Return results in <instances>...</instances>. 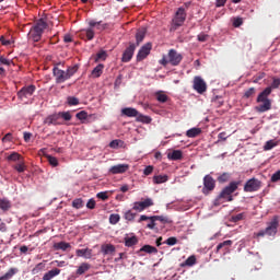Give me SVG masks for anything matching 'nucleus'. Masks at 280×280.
<instances>
[{"label":"nucleus","instance_id":"f257e3e1","mask_svg":"<svg viewBox=\"0 0 280 280\" xmlns=\"http://www.w3.org/2000/svg\"><path fill=\"white\" fill-rule=\"evenodd\" d=\"M280 86V79L273 78L271 81V85L265 88L258 95H257V105L255 106V112L259 114L267 113L271 110V100H269V95H271V90H277Z\"/></svg>","mask_w":280,"mask_h":280},{"label":"nucleus","instance_id":"f03ea898","mask_svg":"<svg viewBox=\"0 0 280 280\" xmlns=\"http://www.w3.org/2000/svg\"><path fill=\"white\" fill-rule=\"evenodd\" d=\"M88 24L89 27L79 32V38H82V40L91 42L93 40V36L108 30V23H103L101 21L96 22L94 20H89Z\"/></svg>","mask_w":280,"mask_h":280},{"label":"nucleus","instance_id":"7ed1b4c3","mask_svg":"<svg viewBox=\"0 0 280 280\" xmlns=\"http://www.w3.org/2000/svg\"><path fill=\"white\" fill-rule=\"evenodd\" d=\"M240 182H231L229 186L223 187L217 198L213 199V207H219L225 202L233 201V194L237 190Z\"/></svg>","mask_w":280,"mask_h":280},{"label":"nucleus","instance_id":"20e7f679","mask_svg":"<svg viewBox=\"0 0 280 280\" xmlns=\"http://www.w3.org/2000/svg\"><path fill=\"white\" fill-rule=\"evenodd\" d=\"M58 66H60V63H55V67H52L55 84H62L69 81V79H71L77 73V71H79V66L77 65L68 67V70H61L58 68Z\"/></svg>","mask_w":280,"mask_h":280},{"label":"nucleus","instance_id":"39448f33","mask_svg":"<svg viewBox=\"0 0 280 280\" xmlns=\"http://www.w3.org/2000/svg\"><path fill=\"white\" fill-rule=\"evenodd\" d=\"M48 28V23H46L45 20L38 19L34 26H31V30L28 31L27 38L31 43H38L40 42V36L43 35V31H46Z\"/></svg>","mask_w":280,"mask_h":280},{"label":"nucleus","instance_id":"423d86ee","mask_svg":"<svg viewBox=\"0 0 280 280\" xmlns=\"http://www.w3.org/2000/svg\"><path fill=\"white\" fill-rule=\"evenodd\" d=\"M72 120V115L69 112L55 113L44 120L47 126H63L65 121Z\"/></svg>","mask_w":280,"mask_h":280},{"label":"nucleus","instance_id":"0eeeda50","mask_svg":"<svg viewBox=\"0 0 280 280\" xmlns=\"http://www.w3.org/2000/svg\"><path fill=\"white\" fill-rule=\"evenodd\" d=\"M182 61H183V55L177 54V51L174 49H171L168 50V55H163V58L159 60V65L163 67H166L168 65L176 67L180 65Z\"/></svg>","mask_w":280,"mask_h":280},{"label":"nucleus","instance_id":"6e6552de","mask_svg":"<svg viewBox=\"0 0 280 280\" xmlns=\"http://www.w3.org/2000/svg\"><path fill=\"white\" fill-rule=\"evenodd\" d=\"M121 115L127 117V118H137V122H142V124H151V118L149 116H144L139 114L137 109L132 107H125L120 110Z\"/></svg>","mask_w":280,"mask_h":280},{"label":"nucleus","instance_id":"1a4fd4ad","mask_svg":"<svg viewBox=\"0 0 280 280\" xmlns=\"http://www.w3.org/2000/svg\"><path fill=\"white\" fill-rule=\"evenodd\" d=\"M187 14L185 13V9L177 8V11H175V15L173 16V20L171 22V28L170 32H176L177 28H180L183 24L185 23Z\"/></svg>","mask_w":280,"mask_h":280},{"label":"nucleus","instance_id":"9d476101","mask_svg":"<svg viewBox=\"0 0 280 280\" xmlns=\"http://www.w3.org/2000/svg\"><path fill=\"white\" fill-rule=\"evenodd\" d=\"M279 229V218L273 217L271 221H269L267 229L259 231L255 234L256 237H264V236H273L277 235V230Z\"/></svg>","mask_w":280,"mask_h":280},{"label":"nucleus","instance_id":"9b49d317","mask_svg":"<svg viewBox=\"0 0 280 280\" xmlns=\"http://www.w3.org/2000/svg\"><path fill=\"white\" fill-rule=\"evenodd\" d=\"M203 185L205 187H201V194H203L205 196H209V194L213 191V188H215V180H213V177H211L210 175H207L205 176Z\"/></svg>","mask_w":280,"mask_h":280},{"label":"nucleus","instance_id":"f8f14e48","mask_svg":"<svg viewBox=\"0 0 280 280\" xmlns=\"http://www.w3.org/2000/svg\"><path fill=\"white\" fill-rule=\"evenodd\" d=\"M260 187H261V182H259V179L257 178H252L247 180V183H245L243 190L245 192H256L259 190Z\"/></svg>","mask_w":280,"mask_h":280},{"label":"nucleus","instance_id":"ddd939ff","mask_svg":"<svg viewBox=\"0 0 280 280\" xmlns=\"http://www.w3.org/2000/svg\"><path fill=\"white\" fill-rule=\"evenodd\" d=\"M34 92H36L35 85L24 86L20 90V92H16V97L24 101L34 95Z\"/></svg>","mask_w":280,"mask_h":280},{"label":"nucleus","instance_id":"4468645a","mask_svg":"<svg viewBox=\"0 0 280 280\" xmlns=\"http://www.w3.org/2000/svg\"><path fill=\"white\" fill-rule=\"evenodd\" d=\"M151 221V222H161L163 224H170L171 220L168 219V217H164V215H153V217H147V215H141L139 217V222H144V221Z\"/></svg>","mask_w":280,"mask_h":280},{"label":"nucleus","instance_id":"2eb2a0df","mask_svg":"<svg viewBox=\"0 0 280 280\" xmlns=\"http://www.w3.org/2000/svg\"><path fill=\"white\" fill-rule=\"evenodd\" d=\"M192 89L197 91V93L203 94L207 92V83H205V80H201L200 77H195Z\"/></svg>","mask_w":280,"mask_h":280},{"label":"nucleus","instance_id":"dca6fc26","mask_svg":"<svg viewBox=\"0 0 280 280\" xmlns=\"http://www.w3.org/2000/svg\"><path fill=\"white\" fill-rule=\"evenodd\" d=\"M127 170H130V165L118 164V165L110 166V168L108 170V173H110V175H121L127 173Z\"/></svg>","mask_w":280,"mask_h":280},{"label":"nucleus","instance_id":"f3484780","mask_svg":"<svg viewBox=\"0 0 280 280\" xmlns=\"http://www.w3.org/2000/svg\"><path fill=\"white\" fill-rule=\"evenodd\" d=\"M135 49H136V45L130 44V46L127 47L125 51H122V58H121L122 63H127V62H130V60H132V56H135Z\"/></svg>","mask_w":280,"mask_h":280},{"label":"nucleus","instance_id":"a211bd4d","mask_svg":"<svg viewBox=\"0 0 280 280\" xmlns=\"http://www.w3.org/2000/svg\"><path fill=\"white\" fill-rule=\"evenodd\" d=\"M151 206H153V201H151V199H144V201L135 202L132 206V210L141 212Z\"/></svg>","mask_w":280,"mask_h":280},{"label":"nucleus","instance_id":"6ab92c4d","mask_svg":"<svg viewBox=\"0 0 280 280\" xmlns=\"http://www.w3.org/2000/svg\"><path fill=\"white\" fill-rule=\"evenodd\" d=\"M151 52V44L147 43L142 48H139V51L137 52V61L144 60L149 54Z\"/></svg>","mask_w":280,"mask_h":280},{"label":"nucleus","instance_id":"aec40b11","mask_svg":"<svg viewBox=\"0 0 280 280\" xmlns=\"http://www.w3.org/2000/svg\"><path fill=\"white\" fill-rule=\"evenodd\" d=\"M231 246H233V241H231V240L223 241V242L219 243V245H217V253H219L221 250H223V253H226V252H229Z\"/></svg>","mask_w":280,"mask_h":280},{"label":"nucleus","instance_id":"412c9836","mask_svg":"<svg viewBox=\"0 0 280 280\" xmlns=\"http://www.w3.org/2000/svg\"><path fill=\"white\" fill-rule=\"evenodd\" d=\"M138 243H139V240L137 238V236L125 235V247L131 248V247L136 246Z\"/></svg>","mask_w":280,"mask_h":280},{"label":"nucleus","instance_id":"4be33fe9","mask_svg":"<svg viewBox=\"0 0 280 280\" xmlns=\"http://www.w3.org/2000/svg\"><path fill=\"white\" fill-rule=\"evenodd\" d=\"M91 253L92 250L89 248H84V249H77L74 252V254L77 255V257L79 258H84V259H91Z\"/></svg>","mask_w":280,"mask_h":280},{"label":"nucleus","instance_id":"5701e85b","mask_svg":"<svg viewBox=\"0 0 280 280\" xmlns=\"http://www.w3.org/2000/svg\"><path fill=\"white\" fill-rule=\"evenodd\" d=\"M138 253H147V255H156V253H159V249L151 245H144L142 246V248H139Z\"/></svg>","mask_w":280,"mask_h":280},{"label":"nucleus","instance_id":"b1692460","mask_svg":"<svg viewBox=\"0 0 280 280\" xmlns=\"http://www.w3.org/2000/svg\"><path fill=\"white\" fill-rule=\"evenodd\" d=\"M168 160L171 161H180L183 160V151L180 150H173L168 153Z\"/></svg>","mask_w":280,"mask_h":280},{"label":"nucleus","instance_id":"393cba45","mask_svg":"<svg viewBox=\"0 0 280 280\" xmlns=\"http://www.w3.org/2000/svg\"><path fill=\"white\" fill-rule=\"evenodd\" d=\"M90 269H91V265H89L88 262H82V265H79V267L77 268L75 275L83 276Z\"/></svg>","mask_w":280,"mask_h":280},{"label":"nucleus","instance_id":"a878e982","mask_svg":"<svg viewBox=\"0 0 280 280\" xmlns=\"http://www.w3.org/2000/svg\"><path fill=\"white\" fill-rule=\"evenodd\" d=\"M60 275V269L55 268L44 275V278L42 280H52V278L58 277Z\"/></svg>","mask_w":280,"mask_h":280},{"label":"nucleus","instance_id":"bb28decb","mask_svg":"<svg viewBox=\"0 0 280 280\" xmlns=\"http://www.w3.org/2000/svg\"><path fill=\"white\" fill-rule=\"evenodd\" d=\"M5 160H7V162H14V163L20 162V163H24V162H22V155H20V154L16 153V152H12V153H10V155H7Z\"/></svg>","mask_w":280,"mask_h":280},{"label":"nucleus","instance_id":"cd10ccee","mask_svg":"<svg viewBox=\"0 0 280 280\" xmlns=\"http://www.w3.org/2000/svg\"><path fill=\"white\" fill-rule=\"evenodd\" d=\"M153 185H161L168 182L167 175H156L152 177Z\"/></svg>","mask_w":280,"mask_h":280},{"label":"nucleus","instance_id":"c85d7f7f","mask_svg":"<svg viewBox=\"0 0 280 280\" xmlns=\"http://www.w3.org/2000/svg\"><path fill=\"white\" fill-rule=\"evenodd\" d=\"M245 218H246V213H245V212L237 213V214H233V215H231V218L229 219V222H231V223H237V222H241V221L245 220Z\"/></svg>","mask_w":280,"mask_h":280},{"label":"nucleus","instance_id":"c756f323","mask_svg":"<svg viewBox=\"0 0 280 280\" xmlns=\"http://www.w3.org/2000/svg\"><path fill=\"white\" fill-rule=\"evenodd\" d=\"M52 248L55 250H62V252H65V250L71 248V245H69V243H66V242H60V243H55L52 245Z\"/></svg>","mask_w":280,"mask_h":280},{"label":"nucleus","instance_id":"7c9ffc66","mask_svg":"<svg viewBox=\"0 0 280 280\" xmlns=\"http://www.w3.org/2000/svg\"><path fill=\"white\" fill-rule=\"evenodd\" d=\"M18 271L19 270L16 268H10V270H7V272H4V276L0 277V280H11Z\"/></svg>","mask_w":280,"mask_h":280},{"label":"nucleus","instance_id":"2f4dec72","mask_svg":"<svg viewBox=\"0 0 280 280\" xmlns=\"http://www.w3.org/2000/svg\"><path fill=\"white\" fill-rule=\"evenodd\" d=\"M201 133V129L200 128H190L187 130V132L185 133V136L187 138H196Z\"/></svg>","mask_w":280,"mask_h":280},{"label":"nucleus","instance_id":"473e14b6","mask_svg":"<svg viewBox=\"0 0 280 280\" xmlns=\"http://www.w3.org/2000/svg\"><path fill=\"white\" fill-rule=\"evenodd\" d=\"M278 145H279V142L277 140H269L265 143V147H262V150L271 151L273 148H277Z\"/></svg>","mask_w":280,"mask_h":280},{"label":"nucleus","instance_id":"72a5a7b5","mask_svg":"<svg viewBox=\"0 0 280 280\" xmlns=\"http://www.w3.org/2000/svg\"><path fill=\"white\" fill-rule=\"evenodd\" d=\"M101 74H103V65H98L94 70H91V77L94 79L100 78Z\"/></svg>","mask_w":280,"mask_h":280},{"label":"nucleus","instance_id":"f704fd0d","mask_svg":"<svg viewBox=\"0 0 280 280\" xmlns=\"http://www.w3.org/2000/svg\"><path fill=\"white\" fill-rule=\"evenodd\" d=\"M155 97L156 101L161 104L168 102V95H165L162 91L156 92Z\"/></svg>","mask_w":280,"mask_h":280},{"label":"nucleus","instance_id":"c9c22d12","mask_svg":"<svg viewBox=\"0 0 280 280\" xmlns=\"http://www.w3.org/2000/svg\"><path fill=\"white\" fill-rule=\"evenodd\" d=\"M147 35V31L144 28L137 31L135 38L137 40V45L144 40V36Z\"/></svg>","mask_w":280,"mask_h":280},{"label":"nucleus","instance_id":"e433bc0d","mask_svg":"<svg viewBox=\"0 0 280 280\" xmlns=\"http://www.w3.org/2000/svg\"><path fill=\"white\" fill-rule=\"evenodd\" d=\"M46 268V264L38 262L34 269H31V275L36 276Z\"/></svg>","mask_w":280,"mask_h":280},{"label":"nucleus","instance_id":"4c0bfd02","mask_svg":"<svg viewBox=\"0 0 280 280\" xmlns=\"http://www.w3.org/2000/svg\"><path fill=\"white\" fill-rule=\"evenodd\" d=\"M10 208H11L10 200L0 198V210L7 211V210H10Z\"/></svg>","mask_w":280,"mask_h":280},{"label":"nucleus","instance_id":"58836bf2","mask_svg":"<svg viewBox=\"0 0 280 280\" xmlns=\"http://www.w3.org/2000/svg\"><path fill=\"white\" fill-rule=\"evenodd\" d=\"M255 93H256V89L249 88V89L245 90V93L243 94V98L247 100V98L254 97Z\"/></svg>","mask_w":280,"mask_h":280},{"label":"nucleus","instance_id":"ea45409f","mask_svg":"<svg viewBox=\"0 0 280 280\" xmlns=\"http://www.w3.org/2000/svg\"><path fill=\"white\" fill-rule=\"evenodd\" d=\"M46 160L48 161V164L52 167H58V159L52 155H46Z\"/></svg>","mask_w":280,"mask_h":280},{"label":"nucleus","instance_id":"a19ab883","mask_svg":"<svg viewBox=\"0 0 280 280\" xmlns=\"http://www.w3.org/2000/svg\"><path fill=\"white\" fill-rule=\"evenodd\" d=\"M108 222L110 223V225H116L117 222H120V214H110V217L108 218Z\"/></svg>","mask_w":280,"mask_h":280},{"label":"nucleus","instance_id":"79ce46f5","mask_svg":"<svg viewBox=\"0 0 280 280\" xmlns=\"http://www.w3.org/2000/svg\"><path fill=\"white\" fill-rule=\"evenodd\" d=\"M197 262V258L195 256L187 257L183 266L192 267Z\"/></svg>","mask_w":280,"mask_h":280},{"label":"nucleus","instance_id":"37998d69","mask_svg":"<svg viewBox=\"0 0 280 280\" xmlns=\"http://www.w3.org/2000/svg\"><path fill=\"white\" fill-rule=\"evenodd\" d=\"M102 252H103V255H110L115 253V246L113 245L103 246Z\"/></svg>","mask_w":280,"mask_h":280},{"label":"nucleus","instance_id":"c03bdc74","mask_svg":"<svg viewBox=\"0 0 280 280\" xmlns=\"http://www.w3.org/2000/svg\"><path fill=\"white\" fill-rule=\"evenodd\" d=\"M12 168L14 171H16V173L22 174L26 170V166L24 165V162H21V163L15 164L14 166H12Z\"/></svg>","mask_w":280,"mask_h":280},{"label":"nucleus","instance_id":"a18cd8bd","mask_svg":"<svg viewBox=\"0 0 280 280\" xmlns=\"http://www.w3.org/2000/svg\"><path fill=\"white\" fill-rule=\"evenodd\" d=\"M230 179H231V174H229V173H223V174H221V175L217 178V180H219V183H221V184L226 183V182H229Z\"/></svg>","mask_w":280,"mask_h":280},{"label":"nucleus","instance_id":"49530a36","mask_svg":"<svg viewBox=\"0 0 280 280\" xmlns=\"http://www.w3.org/2000/svg\"><path fill=\"white\" fill-rule=\"evenodd\" d=\"M72 208L74 209H82L84 208V202L82 199H74L72 200Z\"/></svg>","mask_w":280,"mask_h":280},{"label":"nucleus","instance_id":"de8ad7c7","mask_svg":"<svg viewBox=\"0 0 280 280\" xmlns=\"http://www.w3.org/2000/svg\"><path fill=\"white\" fill-rule=\"evenodd\" d=\"M110 149H117L122 147V140L115 139L108 144Z\"/></svg>","mask_w":280,"mask_h":280},{"label":"nucleus","instance_id":"09e8293b","mask_svg":"<svg viewBox=\"0 0 280 280\" xmlns=\"http://www.w3.org/2000/svg\"><path fill=\"white\" fill-rule=\"evenodd\" d=\"M137 217V213H133L131 210H127V212H125V220L127 221H135V218Z\"/></svg>","mask_w":280,"mask_h":280},{"label":"nucleus","instance_id":"8fccbe9b","mask_svg":"<svg viewBox=\"0 0 280 280\" xmlns=\"http://www.w3.org/2000/svg\"><path fill=\"white\" fill-rule=\"evenodd\" d=\"M163 244H166L168 246H175L177 244V238L168 237L166 241L163 242Z\"/></svg>","mask_w":280,"mask_h":280},{"label":"nucleus","instance_id":"3c124183","mask_svg":"<svg viewBox=\"0 0 280 280\" xmlns=\"http://www.w3.org/2000/svg\"><path fill=\"white\" fill-rule=\"evenodd\" d=\"M68 105L77 106V105H79V100L74 96H70V97H68Z\"/></svg>","mask_w":280,"mask_h":280},{"label":"nucleus","instance_id":"603ef678","mask_svg":"<svg viewBox=\"0 0 280 280\" xmlns=\"http://www.w3.org/2000/svg\"><path fill=\"white\" fill-rule=\"evenodd\" d=\"M0 65L10 67V65H12V60L0 56Z\"/></svg>","mask_w":280,"mask_h":280},{"label":"nucleus","instance_id":"864d4df0","mask_svg":"<svg viewBox=\"0 0 280 280\" xmlns=\"http://www.w3.org/2000/svg\"><path fill=\"white\" fill-rule=\"evenodd\" d=\"M208 38H209V35H207V34H199V35H197V40L199 43H207Z\"/></svg>","mask_w":280,"mask_h":280},{"label":"nucleus","instance_id":"5fc2aeb1","mask_svg":"<svg viewBox=\"0 0 280 280\" xmlns=\"http://www.w3.org/2000/svg\"><path fill=\"white\" fill-rule=\"evenodd\" d=\"M279 180H280V170L271 175V183H277Z\"/></svg>","mask_w":280,"mask_h":280},{"label":"nucleus","instance_id":"6e6d98bb","mask_svg":"<svg viewBox=\"0 0 280 280\" xmlns=\"http://www.w3.org/2000/svg\"><path fill=\"white\" fill-rule=\"evenodd\" d=\"M241 25H243V19H240V18L233 19V27H240Z\"/></svg>","mask_w":280,"mask_h":280},{"label":"nucleus","instance_id":"4d7b16f0","mask_svg":"<svg viewBox=\"0 0 280 280\" xmlns=\"http://www.w3.org/2000/svg\"><path fill=\"white\" fill-rule=\"evenodd\" d=\"M96 208V201H94L93 199H89V201L86 202V209H94Z\"/></svg>","mask_w":280,"mask_h":280},{"label":"nucleus","instance_id":"13d9d810","mask_svg":"<svg viewBox=\"0 0 280 280\" xmlns=\"http://www.w3.org/2000/svg\"><path fill=\"white\" fill-rule=\"evenodd\" d=\"M86 112H79V113H77V115H75V117H77V119H79V120H84V119H86Z\"/></svg>","mask_w":280,"mask_h":280},{"label":"nucleus","instance_id":"bf43d9fd","mask_svg":"<svg viewBox=\"0 0 280 280\" xmlns=\"http://www.w3.org/2000/svg\"><path fill=\"white\" fill-rule=\"evenodd\" d=\"M96 198H98L103 201H106V200H108V195L106 192H98V194H96Z\"/></svg>","mask_w":280,"mask_h":280},{"label":"nucleus","instance_id":"052dcab7","mask_svg":"<svg viewBox=\"0 0 280 280\" xmlns=\"http://www.w3.org/2000/svg\"><path fill=\"white\" fill-rule=\"evenodd\" d=\"M12 142V133H5L4 137H2V143Z\"/></svg>","mask_w":280,"mask_h":280},{"label":"nucleus","instance_id":"680f3d73","mask_svg":"<svg viewBox=\"0 0 280 280\" xmlns=\"http://www.w3.org/2000/svg\"><path fill=\"white\" fill-rule=\"evenodd\" d=\"M151 173H153V166L149 165L144 167V172H143L144 176H150Z\"/></svg>","mask_w":280,"mask_h":280},{"label":"nucleus","instance_id":"e2e57ef3","mask_svg":"<svg viewBox=\"0 0 280 280\" xmlns=\"http://www.w3.org/2000/svg\"><path fill=\"white\" fill-rule=\"evenodd\" d=\"M96 58L101 59V60H105L106 59V51H101V52L96 54Z\"/></svg>","mask_w":280,"mask_h":280},{"label":"nucleus","instance_id":"0e129e2a","mask_svg":"<svg viewBox=\"0 0 280 280\" xmlns=\"http://www.w3.org/2000/svg\"><path fill=\"white\" fill-rule=\"evenodd\" d=\"M0 43L2 46H10V40L4 39V37H0Z\"/></svg>","mask_w":280,"mask_h":280},{"label":"nucleus","instance_id":"69168bd1","mask_svg":"<svg viewBox=\"0 0 280 280\" xmlns=\"http://www.w3.org/2000/svg\"><path fill=\"white\" fill-rule=\"evenodd\" d=\"M226 0H217V8H223L225 5Z\"/></svg>","mask_w":280,"mask_h":280},{"label":"nucleus","instance_id":"338daca9","mask_svg":"<svg viewBox=\"0 0 280 280\" xmlns=\"http://www.w3.org/2000/svg\"><path fill=\"white\" fill-rule=\"evenodd\" d=\"M225 139H226L225 132L219 133V141H225Z\"/></svg>","mask_w":280,"mask_h":280},{"label":"nucleus","instance_id":"774afa93","mask_svg":"<svg viewBox=\"0 0 280 280\" xmlns=\"http://www.w3.org/2000/svg\"><path fill=\"white\" fill-rule=\"evenodd\" d=\"M0 232H7V225L4 223H0Z\"/></svg>","mask_w":280,"mask_h":280}]
</instances>
